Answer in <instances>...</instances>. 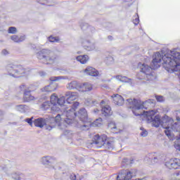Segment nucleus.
<instances>
[{"label":"nucleus","instance_id":"1","mask_svg":"<svg viewBox=\"0 0 180 180\" xmlns=\"http://www.w3.org/2000/svg\"><path fill=\"white\" fill-rule=\"evenodd\" d=\"M129 106L132 109V112L135 116H145L148 122H152V124L154 127H160L162 126L163 129H165V133L169 139H172V131H179L180 139V123H174V120L168 117H165L161 120L160 115H155V110L143 111V109H148L151 106H154V101L149 99L146 101H141L136 98L127 99Z\"/></svg>","mask_w":180,"mask_h":180},{"label":"nucleus","instance_id":"2","mask_svg":"<svg viewBox=\"0 0 180 180\" xmlns=\"http://www.w3.org/2000/svg\"><path fill=\"white\" fill-rule=\"evenodd\" d=\"M65 96L66 103H68L69 109L68 110H66V112H65V115L66 116V119L63 120V122H65V124H59V126L62 129H67V125L71 124V123H72V119H71L70 117H74L76 115L75 110H77L78 106H79V102H74V101L78 99V93L68 91L65 93Z\"/></svg>","mask_w":180,"mask_h":180},{"label":"nucleus","instance_id":"3","mask_svg":"<svg viewBox=\"0 0 180 180\" xmlns=\"http://www.w3.org/2000/svg\"><path fill=\"white\" fill-rule=\"evenodd\" d=\"M34 124L36 127H44L46 130H51L53 127H56V124H58V128L60 130H65V128H62L60 124H65V122L61 118V115L58 114L55 118H51L49 121H46L44 118H38L34 120Z\"/></svg>","mask_w":180,"mask_h":180},{"label":"nucleus","instance_id":"4","mask_svg":"<svg viewBox=\"0 0 180 180\" xmlns=\"http://www.w3.org/2000/svg\"><path fill=\"white\" fill-rule=\"evenodd\" d=\"M6 71L11 77L20 78V77H27L30 74L29 69H25L22 65L8 64L6 66Z\"/></svg>","mask_w":180,"mask_h":180},{"label":"nucleus","instance_id":"5","mask_svg":"<svg viewBox=\"0 0 180 180\" xmlns=\"http://www.w3.org/2000/svg\"><path fill=\"white\" fill-rule=\"evenodd\" d=\"M37 58L43 64H54L57 60V56L53 54L49 49H42L37 53Z\"/></svg>","mask_w":180,"mask_h":180},{"label":"nucleus","instance_id":"6","mask_svg":"<svg viewBox=\"0 0 180 180\" xmlns=\"http://www.w3.org/2000/svg\"><path fill=\"white\" fill-rule=\"evenodd\" d=\"M75 115H76L74 117H70L72 120V123L68 124L66 127H68V126H71V124H75L77 127H79L80 129H82V130H85L84 127H82V126H84V124L79 125V122L74 121V119L75 117H78L80 122H82V123H86V122H88V113L86 112V110H85V108H81L79 110L77 115V112H75Z\"/></svg>","mask_w":180,"mask_h":180},{"label":"nucleus","instance_id":"7","mask_svg":"<svg viewBox=\"0 0 180 180\" xmlns=\"http://www.w3.org/2000/svg\"><path fill=\"white\" fill-rule=\"evenodd\" d=\"M79 43L84 50H86V51H96V50H98L96 44L89 39L81 38L79 40Z\"/></svg>","mask_w":180,"mask_h":180},{"label":"nucleus","instance_id":"8","mask_svg":"<svg viewBox=\"0 0 180 180\" xmlns=\"http://www.w3.org/2000/svg\"><path fill=\"white\" fill-rule=\"evenodd\" d=\"M162 157H164V155L161 153H151L146 155L144 161L146 164L151 165V164H155L159 161H162Z\"/></svg>","mask_w":180,"mask_h":180},{"label":"nucleus","instance_id":"9","mask_svg":"<svg viewBox=\"0 0 180 180\" xmlns=\"http://www.w3.org/2000/svg\"><path fill=\"white\" fill-rule=\"evenodd\" d=\"M165 165L169 169H179L180 160L179 158H172L167 160L165 162Z\"/></svg>","mask_w":180,"mask_h":180},{"label":"nucleus","instance_id":"10","mask_svg":"<svg viewBox=\"0 0 180 180\" xmlns=\"http://www.w3.org/2000/svg\"><path fill=\"white\" fill-rule=\"evenodd\" d=\"M40 163L42 165H44L46 168H54L53 167V164L56 162V158H53L52 156H43L40 158Z\"/></svg>","mask_w":180,"mask_h":180},{"label":"nucleus","instance_id":"11","mask_svg":"<svg viewBox=\"0 0 180 180\" xmlns=\"http://www.w3.org/2000/svg\"><path fill=\"white\" fill-rule=\"evenodd\" d=\"M107 139L108 136H106V135L99 136L97 134L94 136L92 144H96L98 148H101V147H103V146L106 144Z\"/></svg>","mask_w":180,"mask_h":180},{"label":"nucleus","instance_id":"12","mask_svg":"<svg viewBox=\"0 0 180 180\" xmlns=\"http://www.w3.org/2000/svg\"><path fill=\"white\" fill-rule=\"evenodd\" d=\"M58 105H59V106H63V109H64L63 114L60 116V117L63 118L62 120L67 119L65 112L70 109L68 107V103H67V97L62 96L59 98L58 100Z\"/></svg>","mask_w":180,"mask_h":180},{"label":"nucleus","instance_id":"13","mask_svg":"<svg viewBox=\"0 0 180 180\" xmlns=\"http://www.w3.org/2000/svg\"><path fill=\"white\" fill-rule=\"evenodd\" d=\"M101 106V113L103 116H112L113 111H112V108L108 105H105V101H102L100 103Z\"/></svg>","mask_w":180,"mask_h":180},{"label":"nucleus","instance_id":"14","mask_svg":"<svg viewBox=\"0 0 180 180\" xmlns=\"http://www.w3.org/2000/svg\"><path fill=\"white\" fill-rule=\"evenodd\" d=\"M77 89L79 92H91L94 89V86L92 84L86 82L83 84H80Z\"/></svg>","mask_w":180,"mask_h":180},{"label":"nucleus","instance_id":"15","mask_svg":"<svg viewBox=\"0 0 180 180\" xmlns=\"http://www.w3.org/2000/svg\"><path fill=\"white\" fill-rule=\"evenodd\" d=\"M100 126H102V118H98L92 123L84 124L82 127H86L84 130H88L89 127H100Z\"/></svg>","mask_w":180,"mask_h":180},{"label":"nucleus","instance_id":"16","mask_svg":"<svg viewBox=\"0 0 180 180\" xmlns=\"http://www.w3.org/2000/svg\"><path fill=\"white\" fill-rule=\"evenodd\" d=\"M51 105H53L51 107L52 110H55V112H58L60 109L57 108V105H58V97L56 94H53L51 96Z\"/></svg>","mask_w":180,"mask_h":180},{"label":"nucleus","instance_id":"17","mask_svg":"<svg viewBox=\"0 0 180 180\" xmlns=\"http://www.w3.org/2000/svg\"><path fill=\"white\" fill-rule=\"evenodd\" d=\"M113 98V102L117 106H122L124 104V98L119 94H114L111 96Z\"/></svg>","mask_w":180,"mask_h":180},{"label":"nucleus","instance_id":"18","mask_svg":"<svg viewBox=\"0 0 180 180\" xmlns=\"http://www.w3.org/2000/svg\"><path fill=\"white\" fill-rule=\"evenodd\" d=\"M84 72L85 74H86L87 75H90L91 77H98V75H99V72L93 67H87L84 70Z\"/></svg>","mask_w":180,"mask_h":180},{"label":"nucleus","instance_id":"19","mask_svg":"<svg viewBox=\"0 0 180 180\" xmlns=\"http://www.w3.org/2000/svg\"><path fill=\"white\" fill-rule=\"evenodd\" d=\"M11 40L14 41V43H22V41H25L26 39V37L25 35H12L10 37Z\"/></svg>","mask_w":180,"mask_h":180},{"label":"nucleus","instance_id":"20","mask_svg":"<svg viewBox=\"0 0 180 180\" xmlns=\"http://www.w3.org/2000/svg\"><path fill=\"white\" fill-rule=\"evenodd\" d=\"M108 129L111 131V133H114L115 134L119 133L120 130L117 129V127L116 126V123L113 121H110L108 123Z\"/></svg>","mask_w":180,"mask_h":180},{"label":"nucleus","instance_id":"21","mask_svg":"<svg viewBox=\"0 0 180 180\" xmlns=\"http://www.w3.org/2000/svg\"><path fill=\"white\" fill-rule=\"evenodd\" d=\"M79 85H81V84H79L78 82L72 81V82H70V83L67 84L66 88H67V89H70V90L77 89V91H78V86Z\"/></svg>","mask_w":180,"mask_h":180},{"label":"nucleus","instance_id":"22","mask_svg":"<svg viewBox=\"0 0 180 180\" xmlns=\"http://www.w3.org/2000/svg\"><path fill=\"white\" fill-rule=\"evenodd\" d=\"M23 99L25 102H30L34 99V96L30 94V90H27L24 92Z\"/></svg>","mask_w":180,"mask_h":180},{"label":"nucleus","instance_id":"23","mask_svg":"<svg viewBox=\"0 0 180 180\" xmlns=\"http://www.w3.org/2000/svg\"><path fill=\"white\" fill-rule=\"evenodd\" d=\"M76 60L81 64H86L89 60V56L88 55L79 56L76 58Z\"/></svg>","mask_w":180,"mask_h":180},{"label":"nucleus","instance_id":"24","mask_svg":"<svg viewBox=\"0 0 180 180\" xmlns=\"http://www.w3.org/2000/svg\"><path fill=\"white\" fill-rule=\"evenodd\" d=\"M56 89H57V86L53 84H50L49 85L41 89V91L42 92H53V91Z\"/></svg>","mask_w":180,"mask_h":180},{"label":"nucleus","instance_id":"25","mask_svg":"<svg viewBox=\"0 0 180 180\" xmlns=\"http://www.w3.org/2000/svg\"><path fill=\"white\" fill-rule=\"evenodd\" d=\"M29 106L26 105H18L15 106V110H18L21 113H26V112H29Z\"/></svg>","mask_w":180,"mask_h":180},{"label":"nucleus","instance_id":"26","mask_svg":"<svg viewBox=\"0 0 180 180\" xmlns=\"http://www.w3.org/2000/svg\"><path fill=\"white\" fill-rule=\"evenodd\" d=\"M50 81L51 82H57L58 81H61L62 79H68V77L67 76H53L50 77Z\"/></svg>","mask_w":180,"mask_h":180},{"label":"nucleus","instance_id":"27","mask_svg":"<svg viewBox=\"0 0 180 180\" xmlns=\"http://www.w3.org/2000/svg\"><path fill=\"white\" fill-rule=\"evenodd\" d=\"M115 79L120 82H131V79L126 76L117 75L115 77Z\"/></svg>","mask_w":180,"mask_h":180},{"label":"nucleus","instance_id":"28","mask_svg":"<svg viewBox=\"0 0 180 180\" xmlns=\"http://www.w3.org/2000/svg\"><path fill=\"white\" fill-rule=\"evenodd\" d=\"M12 176L15 180H25V174H23L15 173Z\"/></svg>","mask_w":180,"mask_h":180},{"label":"nucleus","instance_id":"29","mask_svg":"<svg viewBox=\"0 0 180 180\" xmlns=\"http://www.w3.org/2000/svg\"><path fill=\"white\" fill-rule=\"evenodd\" d=\"M51 105V103L50 101H45L41 104V109L44 110H47V109L50 108V106Z\"/></svg>","mask_w":180,"mask_h":180},{"label":"nucleus","instance_id":"30","mask_svg":"<svg viewBox=\"0 0 180 180\" xmlns=\"http://www.w3.org/2000/svg\"><path fill=\"white\" fill-rule=\"evenodd\" d=\"M180 139L179 136L177 137L176 140L174 142V147L177 150V151H180Z\"/></svg>","mask_w":180,"mask_h":180},{"label":"nucleus","instance_id":"31","mask_svg":"<svg viewBox=\"0 0 180 180\" xmlns=\"http://www.w3.org/2000/svg\"><path fill=\"white\" fill-rule=\"evenodd\" d=\"M171 179L172 180H180V171L176 172L172 174L171 176Z\"/></svg>","mask_w":180,"mask_h":180},{"label":"nucleus","instance_id":"32","mask_svg":"<svg viewBox=\"0 0 180 180\" xmlns=\"http://www.w3.org/2000/svg\"><path fill=\"white\" fill-rule=\"evenodd\" d=\"M8 33L15 34V33H18V30L15 27H10L8 30Z\"/></svg>","mask_w":180,"mask_h":180},{"label":"nucleus","instance_id":"33","mask_svg":"<svg viewBox=\"0 0 180 180\" xmlns=\"http://www.w3.org/2000/svg\"><path fill=\"white\" fill-rule=\"evenodd\" d=\"M49 41H51V43H57L60 41V38L57 37H53L51 36L49 37Z\"/></svg>","mask_w":180,"mask_h":180},{"label":"nucleus","instance_id":"34","mask_svg":"<svg viewBox=\"0 0 180 180\" xmlns=\"http://www.w3.org/2000/svg\"><path fill=\"white\" fill-rule=\"evenodd\" d=\"M113 61H115V59L111 56H110L105 58V63L107 64H112V63H113Z\"/></svg>","mask_w":180,"mask_h":180},{"label":"nucleus","instance_id":"35","mask_svg":"<svg viewBox=\"0 0 180 180\" xmlns=\"http://www.w3.org/2000/svg\"><path fill=\"white\" fill-rule=\"evenodd\" d=\"M141 136L142 137H147V135L148 134V132L147 131V130H145L144 128L143 127H141Z\"/></svg>","mask_w":180,"mask_h":180},{"label":"nucleus","instance_id":"36","mask_svg":"<svg viewBox=\"0 0 180 180\" xmlns=\"http://www.w3.org/2000/svg\"><path fill=\"white\" fill-rule=\"evenodd\" d=\"M18 89L21 92H25V91H27V86L25 84H22L21 86H19Z\"/></svg>","mask_w":180,"mask_h":180},{"label":"nucleus","instance_id":"37","mask_svg":"<svg viewBox=\"0 0 180 180\" xmlns=\"http://www.w3.org/2000/svg\"><path fill=\"white\" fill-rule=\"evenodd\" d=\"M155 99L158 102H164L165 98L162 96H155Z\"/></svg>","mask_w":180,"mask_h":180},{"label":"nucleus","instance_id":"38","mask_svg":"<svg viewBox=\"0 0 180 180\" xmlns=\"http://www.w3.org/2000/svg\"><path fill=\"white\" fill-rule=\"evenodd\" d=\"M140 22V20L139 19V15H135L134 17L133 23L137 26L139 25V22Z\"/></svg>","mask_w":180,"mask_h":180},{"label":"nucleus","instance_id":"39","mask_svg":"<svg viewBox=\"0 0 180 180\" xmlns=\"http://www.w3.org/2000/svg\"><path fill=\"white\" fill-rule=\"evenodd\" d=\"M25 122H27L30 126H33V122L32 121V118H27L25 120Z\"/></svg>","mask_w":180,"mask_h":180},{"label":"nucleus","instance_id":"40","mask_svg":"<svg viewBox=\"0 0 180 180\" xmlns=\"http://www.w3.org/2000/svg\"><path fill=\"white\" fill-rule=\"evenodd\" d=\"M37 2L39 4H41V5H46V4H47L48 1L47 0H37Z\"/></svg>","mask_w":180,"mask_h":180},{"label":"nucleus","instance_id":"41","mask_svg":"<svg viewBox=\"0 0 180 180\" xmlns=\"http://www.w3.org/2000/svg\"><path fill=\"white\" fill-rule=\"evenodd\" d=\"M176 120H178V122H179V120H180V111H176Z\"/></svg>","mask_w":180,"mask_h":180},{"label":"nucleus","instance_id":"42","mask_svg":"<svg viewBox=\"0 0 180 180\" xmlns=\"http://www.w3.org/2000/svg\"><path fill=\"white\" fill-rule=\"evenodd\" d=\"M112 144L113 143L112 141H107L106 146L108 148H112Z\"/></svg>","mask_w":180,"mask_h":180},{"label":"nucleus","instance_id":"43","mask_svg":"<svg viewBox=\"0 0 180 180\" xmlns=\"http://www.w3.org/2000/svg\"><path fill=\"white\" fill-rule=\"evenodd\" d=\"M1 54H3V56H8V54H9V51H8L6 49H4L1 51Z\"/></svg>","mask_w":180,"mask_h":180},{"label":"nucleus","instance_id":"44","mask_svg":"<svg viewBox=\"0 0 180 180\" xmlns=\"http://www.w3.org/2000/svg\"><path fill=\"white\" fill-rule=\"evenodd\" d=\"M70 179L71 180H77V175H75V174H71Z\"/></svg>","mask_w":180,"mask_h":180},{"label":"nucleus","instance_id":"45","mask_svg":"<svg viewBox=\"0 0 180 180\" xmlns=\"http://www.w3.org/2000/svg\"><path fill=\"white\" fill-rule=\"evenodd\" d=\"M92 102H93V101H92V100H91V99L86 100V101H85V104L87 105H91V103H92Z\"/></svg>","mask_w":180,"mask_h":180},{"label":"nucleus","instance_id":"46","mask_svg":"<svg viewBox=\"0 0 180 180\" xmlns=\"http://www.w3.org/2000/svg\"><path fill=\"white\" fill-rule=\"evenodd\" d=\"M122 162H123V164H126L127 165H128V164H129V159H124Z\"/></svg>","mask_w":180,"mask_h":180},{"label":"nucleus","instance_id":"47","mask_svg":"<svg viewBox=\"0 0 180 180\" xmlns=\"http://www.w3.org/2000/svg\"><path fill=\"white\" fill-rule=\"evenodd\" d=\"M4 119V112L0 110V120H2Z\"/></svg>","mask_w":180,"mask_h":180},{"label":"nucleus","instance_id":"48","mask_svg":"<svg viewBox=\"0 0 180 180\" xmlns=\"http://www.w3.org/2000/svg\"><path fill=\"white\" fill-rule=\"evenodd\" d=\"M39 75H40V77H44V75H46V72H39Z\"/></svg>","mask_w":180,"mask_h":180},{"label":"nucleus","instance_id":"49","mask_svg":"<svg viewBox=\"0 0 180 180\" xmlns=\"http://www.w3.org/2000/svg\"><path fill=\"white\" fill-rule=\"evenodd\" d=\"M99 112V110L98 108L94 109V113H98Z\"/></svg>","mask_w":180,"mask_h":180},{"label":"nucleus","instance_id":"50","mask_svg":"<svg viewBox=\"0 0 180 180\" xmlns=\"http://www.w3.org/2000/svg\"><path fill=\"white\" fill-rule=\"evenodd\" d=\"M108 39H109V40H112V39H113V38L112 36H108Z\"/></svg>","mask_w":180,"mask_h":180}]
</instances>
